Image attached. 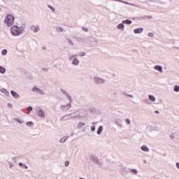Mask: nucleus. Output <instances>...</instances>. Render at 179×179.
Segmentation results:
<instances>
[{
    "label": "nucleus",
    "mask_w": 179,
    "mask_h": 179,
    "mask_svg": "<svg viewBox=\"0 0 179 179\" xmlns=\"http://www.w3.org/2000/svg\"><path fill=\"white\" fill-rule=\"evenodd\" d=\"M14 21H15V17L8 14L6 16V19L4 20V23H6L8 27H10V26L13 24Z\"/></svg>",
    "instance_id": "obj_1"
},
{
    "label": "nucleus",
    "mask_w": 179,
    "mask_h": 179,
    "mask_svg": "<svg viewBox=\"0 0 179 179\" xmlns=\"http://www.w3.org/2000/svg\"><path fill=\"white\" fill-rule=\"evenodd\" d=\"M10 31L13 36H20V32L19 31V27L17 25H14V27H11Z\"/></svg>",
    "instance_id": "obj_2"
},
{
    "label": "nucleus",
    "mask_w": 179,
    "mask_h": 179,
    "mask_svg": "<svg viewBox=\"0 0 179 179\" xmlns=\"http://www.w3.org/2000/svg\"><path fill=\"white\" fill-rule=\"evenodd\" d=\"M94 83H96V85H103V83H104V82H106V80H104L100 77H94Z\"/></svg>",
    "instance_id": "obj_3"
},
{
    "label": "nucleus",
    "mask_w": 179,
    "mask_h": 179,
    "mask_svg": "<svg viewBox=\"0 0 179 179\" xmlns=\"http://www.w3.org/2000/svg\"><path fill=\"white\" fill-rule=\"evenodd\" d=\"M36 114L39 117H42V118H44L45 117V113L44 111H43V108L41 107H38L36 108Z\"/></svg>",
    "instance_id": "obj_4"
},
{
    "label": "nucleus",
    "mask_w": 179,
    "mask_h": 179,
    "mask_svg": "<svg viewBox=\"0 0 179 179\" xmlns=\"http://www.w3.org/2000/svg\"><path fill=\"white\" fill-rule=\"evenodd\" d=\"M32 92H35L36 93H39V94H41L42 96L44 95V91H43V90H40L38 87H34L32 89Z\"/></svg>",
    "instance_id": "obj_5"
},
{
    "label": "nucleus",
    "mask_w": 179,
    "mask_h": 179,
    "mask_svg": "<svg viewBox=\"0 0 179 179\" xmlns=\"http://www.w3.org/2000/svg\"><path fill=\"white\" fill-rule=\"evenodd\" d=\"M71 115H72V114H67V115L63 116L61 118V121H68V120H71Z\"/></svg>",
    "instance_id": "obj_6"
},
{
    "label": "nucleus",
    "mask_w": 179,
    "mask_h": 179,
    "mask_svg": "<svg viewBox=\"0 0 179 179\" xmlns=\"http://www.w3.org/2000/svg\"><path fill=\"white\" fill-rule=\"evenodd\" d=\"M31 30L34 31V33H37L38 31H40V27H38V25L37 26L33 25L31 27Z\"/></svg>",
    "instance_id": "obj_7"
},
{
    "label": "nucleus",
    "mask_w": 179,
    "mask_h": 179,
    "mask_svg": "<svg viewBox=\"0 0 179 179\" xmlns=\"http://www.w3.org/2000/svg\"><path fill=\"white\" fill-rule=\"evenodd\" d=\"M10 94H12L13 97H14V99H20V95H19V94H17L16 92L11 90Z\"/></svg>",
    "instance_id": "obj_8"
},
{
    "label": "nucleus",
    "mask_w": 179,
    "mask_h": 179,
    "mask_svg": "<svg viewBox=\"0 0 179 179\" xmlns=\"http://www.w3.org/2000/svg\"><path fill=\"white\" fill-rule=\"evenodd\" d=\"M17 159V163H19V162H24L26 160V157L23 156H18L15 158Z\"/></svg>",
    "instance_id": "obj_9"
},
{
    "label": "nucleus",
    "mask_w": 179,
    "mask_h": 179,
    "mask_svg": "<svg viewBox=\"0 0 179 179\" xmlns=\"http://www.w3.org/2000/svg\"><path fill=\"white\" fill-rule=\"evenodd\" d=\"M143 31V28H137L134 30L135 34H139Z\"/></svg>",
    "instance_id": "obj_10"
},
{
    "label": "nucleus",
    "mask_w": 179,
    "mask_h": 179,
    "mask_svg": "<svg viewBox=\"0 0 179 179\" xmlns=\"http://www.w3.org/2000/svg\"><path fill=\"white\" fill-rule=\"evenodd\" d=\"M154 69L158 71L159 72H162V73L163 72V67L162 66L156 65L155 66Z\"/></svg>",
    "instance_id": "obj_11"
},
{
    "label": "nucleus",
    "mask_w": 179,
    "mask_h": 179,
    "mask_svg": "<svg viewBox=\"0 0 179 179\" xmlns=\"http://www.w3.org/2000/svg\"><path fill=\"white\" fill-rule=\"evenodd\" d=\"M67 107H69L68 108H66ZM71 104H67V105H62L61 106V108H63V111H65V110H69V108H71Z\"/></svg>",
    "instance_id": "obj_12"
},
{
    "label": "nucleus",
    "mask_w": 179,
    "mask_h": 179,
    "mask_svg": "<svg viewBox=\"0 0 179 179\" xmlns=\"http://www.w3.org/2000/svg\"><path fill=\"white\" fill-rule=\"evenodd\" d=\"M122 120L120 119H116L115 120V123L116 124V125H117V127H120V128L122 127V124H121Z\"/></svg>",
    "instance_id": "obj_13"
},
{
    "label": "nucleus",
    "mask_w": 179,
    "mask_h": 179,
    "mask_svg": "<svg viewBox=\"0 0 179 179\" xmlns=\"http://www.w3.org/2000/svg\"><path fill=\"white\" fill-rule=\"evenodd\" d=\"M69 138V136H64L63 138H60L59 142L60 143H64V142H66V140Z\"/></svg>",
    "instance_id": "obj_14"
},
{
    "label": "nucleus",
    "mask_w": 179,
    "mask_h": 179,
    "mask_svg": "<svg viewBox=\"0 0 179 179\" xmlns=\"http://www.w3.org/2000/svg\"><path fill=\"white\" fill-rule=\"evenodd\" d=\"M72 64L76 66L79 65V59H78V58H74L73 59Z\"/></svg>",
    "instance_id": "obj_15"
},
{
    "label": "nucleus",
    "mask_w": 179,
    "mask_h": 179,
    "mask_svg": "<svg viewBox=\"0 0 179 179\" xmlns=\"http://www.w3.org/2000/svg\"><path fill=\"white\" fill-rule=\"evenodd\" d=\"M74 38H76V40L79 42L85 41V38H83L82 36H75Z\"/></svg>",
    "instance_id": "obj_16"
},
{
    "label": "nucleus",
    "mask_w": 179,
    "mask_h": 179,
    "mask_svg": "<svg viewBox=\"0 0 179 179\" xmlns=\"http://www.w3.org/2000/svg\"><path fill=\"white\" fill-rule=\"evenodd\" d=\"M124 24H132V21L131 20H125L122 21Z\"/></svg>",
    "instance_id": "obj_17"
},
{
    "label": "nucleus",
    "mask_w": 179,
    "mask_h": 179,
    "mask_svg": "<svg viewBox=\"0 0 179 179\" xmlns=\"http://www.w3.org/2000/svg\"><path fill=\"white\" fill-rule=\"evenodd\" d=\"M101 132H103V126H99L98 128V130L96 131V134L98 135H100L101 134Z\"/></svg>",
    "instance_id": "obj_18"
},
{
    "label": "nucleus",
    "mask_w": 179,
    "mask_h": 179,
    "mask_svg": "<svg viewBox=\"0 0 179 179\" xmlns=\"http://www.w3.org/2000/svg\"><path fill=\"white\" fill-rule=\"evenodd\" d=\"M141 150H143V152H149V148H148V146L146 145H142Z\"/></svg>",
    "instance_id": "obj_19"
},
{
    "label": "nucleus",
    "mask_w": 179,
    "mask_h": 179,
    "mask_svg": "<svg viewBox=\"0 0 179 179\" xmlns=\"http://www.w3.org/2000/svg\"><path fill=\"white\" fill-rule=\"evenodd\" d=\"M124 23H120V24H119L117 25V29H118L119 30H124Z\"/></svg>",
    "instance_id": "obj_20"
},
{
    "label": "nucleus",
    "mask_w": 179,
    "mask_h": 179,
    "mask_svg": "<svg viewBox=\"0 0 179 179\" xmlns=\"http://www.w3.org/2000/svg\"><path fill=\"white\" fill-rule=\"evenodd\" d=\"M5 72H6V69L0 66V73H5Z\"/></svg>",
    "instance_id": "obj_21"
},
{
    "label": "nucleus",
    "mask_w": 179,
    "mask_h": 179,
    "mask_svg": "<svg viewBox=\"0 0 179 179\" xmlns=\"http://www.w3.org/2000/svg\"><path fill=\"white\" fill-rule=\"evenodd\" d=\"M148 99H150L151 101H156V97L153 95H149Z\"/></svg>",
    "instance_id": "obj_22"
},
{
    "label": "nucleus",
    "mask_w": 179,
    "mask_h": 179,
    "mask_svg": "<svg viewBox=\"0 0 179 179\" xmlns=\"http://www.w3.org/2000/svg\"><path fill=\"white\" fill-rule=\"evenodd\" d=\"M60 91L62 92V93H63V94H65V96H66V97H68L69 96V94H68V92H66V91H65V90L61 89Z\"/></svg>",
    "instance_id": "obj_23"
},
{
    "label": "nucleus",
    "mask_w": 179,
    "mask_h": 179,
    "mask_svg": "<svg viewBox=\"0 0 179 179\" xmlns=\"http://www.w3.org/2000/svg\"><path fill=\"white\" fill-rule=\"evenodd\" d=\"M84 125H86L85 122H80L78 125V128L80 129L82 127H84Z\"/></svg>",
    "instance_id": "obj_24"
},
{
    "label": "nucleus",
    "mask_w": 179,
    "mask_h": 179,
    "mask_svg": "<svg viewBox=\"0 0 179 179\" xmlns=\"http://www.w3.org/2000/svg\"><path fill=\"white\" fill-rule=\"evenodd\" d=\"M8 54V50L4 49L1 51V55H6Z\"/></svg>",
    "instance_id": "obj_25"
},
{
    "label": "nucleus",
    "mask_w": 179,
    "mask_h": 179,
    "mask_svg": "<svg viewBox=\"0 0 179 179\" xmlns=\"http://www.w3.org/2000/svg\"><path fill=\"white\" fill-rule=\"evenodd\" d=\"M174 92H179V86L175 85L173 88Z\"/></svg>",
    "instance_id": "obj_26"
},
{
    "label": "nucleus",
    "mask_w": 179,
    "mask_h": 179,
    "mask_svg": "<svg viewBox=\"0 0 179 179\" xmlns=\"http://www.w3.org/2000/svg\"><path fill=\"white\" fill-rule=\"evenodd\" d=\"M26 124L27 127H33V125H34V123H33V122H28Z\"/></svg>",
    "instance_id": "obj_27"
},
{
    "label": "nucleus",
    "mask_w": 179,
    "mask_h": 179,
    "mask_svg": "<svg viewBox=\"0 0 179 179\" xmlns=\"http://www.w3.org/2000/svg\"><path fill=\"white\" fill-rule=\"evenodd\" d=\"M48 7L49 8V9H51L52 12H55V8L52 7V6L48 5Z\"/></svg>",
    "instance_id": "obj_28"
},
{
    "label": "nucleus",
    "mask_w": 179,
    "mask_h": 179,
    "mask_svg": "<svg viewBox=\"0 0 179 179\" xmlns=\"http://www.w3.org/2000/svg\"><path fill=\"white\" fill-rule=\"evenodd\" d=\"M15 121H17V122H18L19 124H23V122H22V120H20V118H15Z\"/></svg>",
    "instance_id": "obj_29"
},
{
    "label": "nucleus",
    "mask_w": 179,
    "mask_h": 179,
    "mask_svg": "<svg viewBox=\"0 0 179 179\" xmlns=\"http://www.w3.org/2000/svg\"><path fill=\"white\" fill-rule=\"evenodd\" d=\"M148 36L153 38V37H155V34L150 32L148 34Z\"/></svg>",
    "instance_id": "obj_30"
},
{
    "label": "nucleus",
    "mask_w": 179,
    "mask_h": 179,
    "mask_svg": "<svg viewBox=\"0 0 179 179\" xmlns=\"http://www.w3.org/2000/svg\"><path fill=\"white\" fill-rule=\"evenodd\" d=\"M57 31H59V33H61V31H64V29L62 27H57Z\"/></svg>",
    "instance_id": "obj_31"
},
{
    "label": "nucleus",
    "mask_w": 179,
    "mask_h": 179,
    "mask_svg": "<svg viewBox=\"0 0 179 179\" xmlns=\"http://www.w3.org/2000/svg\"><path fill=\"white\" fill-rule=\"evenodd\" d=\"M68 43L70 44V45H73V42L69 38H67Z\"/></svg>",
    "instance_id": "obj_32"
},
{
    "label": "nucleus",
    "mask_w": 179,
    "mask_h": 179,
    "mask_svg": "<svg viewBox=\"0 0 179 179\" xmlns=\"http://www.w3.org/2000/svg\"><path fill=\"white\" fill-rule=\"evenodd\" d=\"M176 136V133H172L171 135H170V138L171 139H174V137Z\"/></svg>",
    "instance_id": "obj_33"
},
{
    "label": "nucleus",
    "mask_w": 179,
    "mask_h": 179,
    "mask_svg": "<svg viewBox=\"0 0 179 179\" xmlns=\"http://www.w3.org/2000/svg\"><path fill=\"white\" fill-rule=\"evenodd\" d=\"M125 122H126V123H127V124H131V120H129V119H128V118L125 120Z\"/></svg>",
    "instance_id": "obj_34"
},
{
    "label": "nucleus",
    "mask_w": 179,
    "mask_h": 179,
    "mask_svg": "<svg viewBox=\"0 0 179 179\" xmlns=\"http://www.w3.org/2000/svg\"><path fill=\"white\" fill-rule=\"evenodd\" d=\"M64 166L65 167H68V166H69V161H66L64 163Z\"/></svg>",
    "instance_id": "obj_35"
},
{
    "label": "nucleus",
    "mask_w": 179,
    "mask_h": 179,
    "mask_svg": "<svg viewBox=\"0 0 179 179\" xmlns=\"http://www.w3.org/2000/svg\"><path fill=\"white\" fill-rule=\"evenodd\" d=\"M82 29H83V31H85V32H87V31H89V29H87V28H86V27H82Z\"/></svg>",
    "instance_id": "obj_36"
},
{
    "label": "nucleus",
    "mask_w": 179,
    "mask_h": 179,
    "mask_svg": "<svg viewBox=\"0 0 179 179\" xmlns=\"http://www.w3.org/2000/svg\"><path fill=\"white\" fill-rule=\"evenodd\" d=\"M131 171L134 174H138V171H136V169H131Z\"/></svg>",
    "instance_id": "obj_37"
},
{
    "label": "nucleus",
    "mask_w": 179,
    "mask_h": 179,
    "mask_svg": "<svg viewBox=\"0 0 179 179\" xmlns=\"http://www.w3.org/2000/svg\"><path fill=\"white\" fill-rule=\"evenodd\" d=\"M27 111H33V107L29 106V107L27 108Z\"/></svg>",
    "instance_id": "obj_38"
},
{
    "label": "nucleus",
    "mask_w": 179,
    "mask_h": 179,
    "mask_svg": "<svg viewBox=\"0 0 179 179\" xmlns=\"http://www.w3.org/2000/svg\"><path fill=\"white\" fill-rule=\"evenodd\" d=\"M91 131H96V126H92L91 127Z\"/></svg>",
    "instance_id": "obj_39"
},
{
    "label": "nucleus",
    "mask_w": 179,
    "mask_h": 179,
    "mask_svg": "<svg viewBox=\"0 0 179 179\" xmlns=\"http://www.w3.org/2000/svg\"><path fill=\"white\" fill-rule=\"evenodd\" d=\"M67 99L69 100L70 103H72V98L71 97V95H69Z\"/></svg>",
    "instance_id": "obj_40"
},
{
    "label": "nucleus",
    "mask_w": 179,
    "mask_h": 179,
    "mask_svg": "<svg viewBox=\"0 0 179 179\" xmlns=\"http://www.w3.org/2000/svg\"><path fill=\"white\" fill-rule=\"evenodd\" d=\"M126 96H127L128 97H131V99H134V96L129 94H125Z\"/></svg>",
    "instance_id": "obj_41"
},
{
    "label": "nucleus",
    "mask_w": 179,
    "mask_h": 179,
    "mask_svg": "<svg viewBox=\"0 0 179 179\" xmlns=\"http://www.w3.org/2000/svg\"><path fill=\"white\" fill-rule=\"evenodd\" d=\"M18 166H20V167H23V166H24V164H23V163H22V162H19Z\"/></svg>",
    "instance_id": "obj_42"
},
{
    "label": "nucleus",
    "mask_w": 179,
    "mask_h": 179,
    "mask_svg": "<svg viewBox=\"0 0 179 179\" xmlns=\"http://www.w3.org/2000/svg\"><path fill=\"white\" fill-rule=\"evenodd\" d=\"M42 71H45V72H48V69H47V68H42Z\"/></svg>",
    "instance_id": "obj_43"
},
{
    "label": "nucleus",
    "mask_w": 179,
    "mask_h": 179,
    "mask_svg": "<svg viewBox=\"0 0 179 179\" xmlns=\"http://www.w3.org/2000/svg\"><path fill=\"white\" fill-rule=\"evenodd\" d=\"M22 167H23V169H29V166H27V165H26V164H24V166Z\"/></svg>",
    "instance_id": "obj_44"
},
{
    "label": "nucleus",
    "mask_w": 179,
    "mask_h": 179,
    "mask_svg": "<svg viewBox=\"0 0 179 179\" xmlns=\"http://www.w3.org/2000/svg\"><path fill=\"white\" fill-rule=\"evenodd\" d=\"M86 55V53L83 52L82 54L80 55V57H85Z\"/></svg>",
    "instance_id": "obj_45"
},
{
    "label": "nucleus",
    "mask_w": 179,
    "mask_h": 179,
    "mask_svg": "<svg viewBox=\"0 0 179 179\" xmlns=\"http://www.w3.org/2000/svg\"><path fill=\"white\" fill-rule=\"evenodd\" d=\"M148 19H153V16L150 15V16H147Z\"/></svg>",
    "instance_id": "obj_46"
},
{
    "label": "nucleus",
    "mask_w": 179,
    "mask_h": 179,
    "mask_svg": "<svg viewBox=\"0 0 179 179\" xmlns=\"http://www.w3.org/2000/svg\"><path fill=\"white\" fill-rule=\"evenodd\" d=\"M8 106L9 107V108H12V104L8 103Z\"/></svg>",
    "instance_id": "obj_47"
},
{
    "label": "nucleus",
    "mask_w": 179,
    "mask_h": 179,
    "mask_svg": "<svg viewBox=\"0 0 179 179\" xmlns=\"http://www.w3.org/2000/svg\"><path fill=\"white\" fill-rule=\"evenodd\" d=\"M155 114H160V112L159 110H155Z\"/></svg>",
    "instance_id": "obj_48"
},
{
    "label": "nucleus",
    "mask_w": 179,
    "mask_h": 179,
    "mask_svg": "<svg viewBox=\"0 0 179 179\" xmlns=\"http://www.w3.org/2000/svg\"><path fill=\"white\" fill-rule=\"evenodd\" d=\"M176 167L179 169V163L178 162L176 163Z\"/></svg>",
    "instance_id": "obj_49"
},
{
    "label": "nucleus",
    "mask_w": 179,
    "mask_h": 179,
    "mask_svg": "<svg viewBox=\"0 0 179 179\" xmlns=\"http://www.w3.org/2000/svg\"><path fill=\"white\" fill-rule=\"evenodd\" d=\"M42 49L45 50H47V47L43 46V47L42 48Z\"/></svg>",
    "instance_id": "obj_50"
},
{
    "label": "nucleus",
    "mask_w": 179,
    "mask_h": 179,
    "mask_svg": "<svg viewBox=\"0 0 179 179\" xmlns=\"http://www.w3.org/2000/svg\"><path fill=\"white\" fill-rule=\"evenodd\" d=\"M173 48H176V50H179V48L176 46H173Z\"/></svg>",
    "instance_id": "obj_51"
},
{
    "label": "nucleus",
    "mask_w": 179,
    "mask_h": 179,
    "mask_svg": "<svg viewBox=\"0 0 179 179\" xmlns=\"http://www.w3.org/2000/svg\"><path fill=\"white\" fill-rule=\"evenodd\" d=\"M75 57H76V55H73L72 58H75Z\"/></svg>",
    "instance_id": "obj_52"
},
{
    "label": "nucleus",
    "mask_w": 179,
    "mask_h": 179,
    "mask_svg": "<svg viewBox=\"0 0 179 179\" xmlns=\"http://www.w3.org/2000/svg\"><path fill=\"white\" fill-rule=\"evenodd\" d=\"M3 90L6 92V93H8V90H6V89H3Z\"/></svg>",
    "instance_id": "obj_53"
},
{
    "label": "nucleus",
    "mask_w": 179,
    "mask_h": 179,
    "mask_svg": "<svg viewBox=\"0 0 179 179\" xmlns=\"http://www.w3.org/2000/svg\"><path fill=\"white\" fill-rule=\"evenodd\" d=\"M96 163H99V159H96Z\"/></svg>",
    "instance_id": "obj_54"
},
{
    "label": "nucleus",
    "mask_w": 179,
    "mask_h": 179,
    "mask_svg": "<svg viewBox=\"0 0 179 179\" xmlns=\"http://www.w3.org/2000/svg\"><path fill=\"white\" fill-rule=\"evenodd\" d=\"M96 124V122H92V125H94Z\"/></svg>",
    "instance_id": "obj_55"
},
{
    "label": "nucleus",
    "mask_w": 179,
    "mask_h": 179,
    "mask_svg": "<svg viewBox=\"0 0 179 179\" xmlns=\"http://www.w3.org/2000/svg\"><path fill=\"white\" fill-rule=\"evenodd\" d=\"M12 166H13L12 164H10V167H12Z\"/></svg>",
    "instance_id": "obj_56"
},
{
    "label": "nucleus",
    "mask_w": 179,
    "mask_h": 179,
    "mask_svg": "<svg viewBox=\"0 0 179 179\" xmlns=\"http://www.w3.org/2000/svg\"><path fill=\"white\" fill-rule=\"evenodd\" d=\"M144 163H146V160L144 161Z\"/></svg>",
    "instance_id": "obj_57"
},
{
    "label": "nucleus",
    "mask_w": 179,
    "mask_h": 179,
    "mask_svg": "<svg viewBox=\"0 0 179 179\" xmlns=\"http://www.w3.org/2000/svg\"><path fill=\"white\" fill-rule=\"evenodd\" d=\"M80 179H85V178H80Z\"/></svg>",
    "instance_id": "obj_58"
},
{
    "label": "nucleus",
    "mask_w": 179,
    "mask_h": 179,
    "mask_svg": "<svg viewBox=\"0 0 179 179\" xmlns=\"http://www.w3.org/2000/svg\"><path fill=\"white\" fill-rule=\"evenodd\" d=\"M125 3H128V2H125Z\"/></svg>",
    "instance_id": "obj_59"
},
{
    "label": "nucleus",
    "mask_w": 179,
    "mask_h": 179,
    "mask_svg": "<svg viewBox=\"0 0 179 179\" xmlns=\"http://www.w3.org/2000/svg\"><path fill=\"white\" fill-rule=\"evenodd\" d=\"M0 11H1V8H0Z\"/></svg>",
    "instance_id": "obj_60"
}]
</instances>
